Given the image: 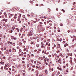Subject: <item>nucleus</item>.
<instances>
[{"label": "nucleus", "instance_id": "obj_7", "mask_svg": "<svg viewBox=\"0 0 76 76\" xmlns=\"http://www.w3.org/2000/svg\"><path fill=\"white\" fill-rule=\"evenodd\" d=\"M30 3H31V4H33L34 3V2H33V1H30Z\"/></svg>", "mask_w": 76, "mask_h": 76}, {"label": "nucleus", "instance_id": "obj_23", "mask_svg": "<svg viewBox=\"0 0 76 76\" xmlns=\"http://www.w3.org/2000/svg\"><path fill=\"white\" fill-rule=\"evenodd\" d=\"M44 24H45V25H46V24H47V22H44Z\"/></svg>", "mask_w": 76, "mask_h": 76}, {"label": "nucleus", "instance_id": "obj_63", "mask_svg": "<svg viewBox=\"0 0 76 76\" xmlns=\"http://www.w3.org/2000/svg\"><path fill=\"white\" fill-rule=\"evenodd\" d=\"M40 24H42V23L41 22H40Z\"/></svg>", "mask_w": 76, "mask_h": 76}, {"label": "nucleus", "instance_id": "obj_31", "mask_svg": "<svg viewBox=\"0 0 76 76\" xmlns=\"http://www.w3.org/2000/svg\"><path fill=\"white\" fill-rule=\"evenodd\" d=\"M60 26H63V24H60Z\"/></svg>", "mask_w": 76, "mask_h": 76}, {"label": "nucleus", "instance_id": "obj_64", "mask_svg": "<svg viewBox=\"0 0 76 76\" xmlns=\"http://www.w3.org/2000/svg\"><path fill=\"white\" fill-rule=\"evenodd\" d=\"M4 15H6V12H4Z\"/></svg>", "mask_w": 76, "mask_h": 76}, {"label": "nucleus", "instance_id": "obj_30", "mask_svg": "<svg viewBox=\"0 0 76 76\" xmlns=\"http://www.w3.org/2000/svg\"><path fill=\"white\" fill-rule=\"evenodd\" d=\"M47 60V58H45V59L44 61H46Z\"/></svg>", "mask_w": 76, "mask_h": 76}, {"label": "nucleus", "instance_id": "obj_58", "mask_svg": "<svg viewBox=\"0 0 76 76\" xmlns=\"http://www.w3.org/2000/svg\"><path fill=\"white\" fill-rule=\"evenodd\" d=\"M45 56H43V58H45Z\"/></svg>", "mask_w": 76, "mask_h": 76}, {"label": "nucleus", "instance_id": "obj_35", "mask_svg": "<svg viewBox=\"0 0 76 76\" xmlns=\"http://www.w3.org/2000/svg\"><path fill=\"white\" fill-rule=\"evenodd\" d=\"M1 45H3V44L2 43H1Z\"/></svg>", "mask_w": 76, "mask_h": 76}, {"label": "nucleus", "instance_id": "obj_33", "mask_svg": "<svg viewBox=\"0 0 76 76\" xmlns=\"http://www.w3.org/2000/svg\"><path fill=\"white\" fill-rule=\"evenodd\" d=\"M67 67H68V66H69V64H66Z\"/></svg>", "mask_w": 76, "mask_h": 76}, {"label": "nucleus", "instance_id": "obj_21", "mask_svg": "<svg viewBox=\"0 0 76 76\" xmlns=\"http://www.w3.org/2000/svg\"><path fill=\"white\" fill-rule=\"evenodd\" d=\"M38 63H39V64H41V62H39V61H37Z\"/></svg>", "mask_w": 76, "mask_h": 76}, {"label": "nucleus", "instance_id": "obj_61", "mask_svg": "<svg viewBox=\"0 0 76 76\" xmlns=\"http://www.w3.org/2000/svg\"><path fill=\"white\" fill-rule=\"evenodd\" d=\"M51 70H52V71H53V68H52V69H51Z\"/></svg>", "mask_w": 76, "mask_h": 76}, {"label": "nucleus", "instance_id": "obj_29", "mask_svg": "<svg viewBox=\"0 0 76 76\" xmlns=\"http://www.w3.org/2000/svg\"><path fill=\"white\" fill-rule=\"evenodd\" d=\"M60 61H61L60 60V59H59L58 61V63H59V62H60Z\"/></svg>", "mask_w": 76, "mask_h": 76}, {"label": "nucleus", "instance_id": "obj_46", "mask_svg": "<svg viewBox=\"0 0 76 76\" xmlns=\"http://www.w3.org/2000/svg\"><path fill=\"white\" fill-rule=\"evenodd\" d=\"M59 70H60L61 71V68H59Z\"/></svg>", "mask_w": 76, "mask_h": 76}, {"label": "nucleus", "instance_id": "obj_42", "mask_svg": "<svg viewBox=\"0 0 76 76\" xmlns=\"http://www.w3.org/2000/svg\"><path fill=\"white\" fill-rule=\"evenodd\" d=\"M22 60H25V58H22Z\"/></svg>", "mask_w": 76, "mask_h": 76}, {"label": "nucleus", "instance_id": "obj_37", "mask_svg": "<svg viewBox=\"0 0 76 76\" xmlns=\"http://www.w3.org/2000/svg\"><path fill=\"white\" fill-rule=\"evenodd\" d=\"M3 20L4 21H6V19H3Z\"/></svg>", "mask_w": 76, "mask_h": 76}, {"label": "nucleus", "instance_id": "obj_22", "mask_svg": "<svg viewBox=\"0 0 76 76\" xmlns=\"http://www.w3.org/2000/svg\"><path fill=\"white\" fill-rule=\"evenodd\" d=\"M48 42L46 43V45H48Z\"/></svg>", "mask_w": 76, "mask_h": 76}, {"label": "nucleus", "instance_id": "obj_32", "mask_svg": "<svg viewBox=\"0 0 76 76\" xmlns=\"http://www.w3.org/2000/svg\"><path fill=\"white\" fill-rule=\"evenodd\" d=\"M7 15H5V18H7Z\"/></svg>", "mask_w": 76, "mask_h": 76}, {"label": "nucleus", "instance_id": "obj_40", "mask_svg": "<svg viewBox=\"0 0 76 76\" xmlns=\"http://www.w3.org/2000/svg\"><path fill=\"white\" fill-rule=\"evenodd\" d=\"M24 57H26V55H25L24 56Z\"/></svg>", "mask_w": 76, "mask_h": 76}, {"label": "nucleus", "instance_id": "obj_14", "mask_svg": "<svg viewBox=\"0 0 76 76\" xmlns=\"http://www.w3.org/2000/svg\"><path fill=\"white\" fill-rule=\"evenodd\" d=\"M36 46L37 47H39V45H38V44H37L36 45Z\"/></svg>", "mask_w": 76, "mask_h": 76}, {"label": "nucleus", "instance_id": "obj_4", "mask_svg": "<svg viewBox=\"0 0 76 76\" xmlns=\"http://www.w3.org/2000/svg\"><path fill=\"white\" fill-rule=\"evenodd\" d=\"M30 54H33V52L32 51H30Z\"/></svg>", "mask_w": 76, "mask_h": 76}, {"label": "nucleus", "instance_id": "obj_44", "mask_svg": "<svg viewBox=\"0 0 76 76\" xmlns=\"http://www.w3.org/2000/svg\"><path fill=\"white\" fill-rule=\"evenodd\" d=\"M9 51H10V53L12 51V50L11 49H9Z\"/></svg>", "mask_w": 76, "mask_h": 76}, {"label": "nucleus", "instance_id": "obj_56", "mask_svg": "<svg viewBox=\"0 0 76 76\" xmlns=\"http://www.w3.org/2000/svg\"><path fill=\"white\" fill-rule=\"evenodd\" d=\"M23 76H25V74L23 73Z\"/></svg>", "mask_w": 76, "mask_h": 76}, {"label": "nucleus", "instance_id": "obj_39", "mask_svg": "<svg viewBox=\"0 0 76 76\" xmlns=\"http://www.w3.org/2000/svg\"><path fill=\"white\" fill-rule=\"evenodd\" d=\"M10 15L12 17L13 16V14H10Z\"/></svg>", "mask_w": 76, "mask_h": 76}, {"label": "nucleus", "instance_id": "obj_38", "mask_svg": "<svg viewBox=\"0 0 76 76\" xmlns=\"http://www.w3.org/2000/svg\"><path fill=\"white\" fill-rule=\"evenodd\" d=\"M46 42V40H44V42Z\"/></svg>", "mask_w": 76, "mask_h": 76}, {"label": "nucleus", "instance_id": "obj_27", "mask_svg": "<svg viewBox=\"0 0 76 76\" xmlns=\"http://www.w3.org/2000/svg\"><path fill=\"white\" fill-rule=\"evenodd\" d=\"M31 56L32 57H34V54H31Z\"/></svg>", "mask_w": 76, "mask_h": 76}, {"label": "nucleus", "instance_id": "obj_9", "mask_svg": "<svg viewBox=\"0 0 76 76\" xmlns=\"http://www.w3.org/2000/svg\"><path fill=\"white\" fill-rule=\"evenodd\" d=\"M28 25L30 26L31 24V22H28Z\"/></svg>", "mask_w": 76, "mask_h": 76}, {"label": "nucleus", "instance_id": "obj_48", "mask_svg": "<svg viewBox=\"0 0 76 76\" xmlns=\"http://www.w3.org/2000/svg\"><path fill=\"white\" fill-rule=\"evenodd\" d=\"M57 69H58L59 70V69H60V67H58Z\"/></svg>", "mask_w": 76, "mask_h": 76}, {"label": "nucleus", "instance_id": "obj_18", "mask_svg": "<svg viewBox=\"0 0 76 76\" xmlns=\"http://www.w3.org/2000/svg\"><path fill=\"white\" fill-rule=\"evenodd\" d=\"M47 61H48H48H49V59L48 58L47 60Z\"/></svg>", "mask_w": 76, "mask_h": 76}, {"label": "nucleus", "instance_id": "obj_49", "mask_svg": "<svg viewBox=\"0 0 76 76\" xmlns=\"http://www.w3.org/2000/svg\"><path fill=\"white\" fill-rule=\"evenodd\" d=\"M30 36H32V34L31 33H30Z\"/></svg>", "mask_w": 76, "mask_h": 76}, {"label": "nucleus", "instance_id": "obj_60", "mask_svg": "<svg viewBox=\"0 0 76 76\" xmlns=\"http://www.w3.org/2000/svg\"><path fill=\"white\" fill-rule=\"evenodd\" d=\"M36 69H38V66H36Z\"/></svg>", "mask_w": 76, "mask_h": 76}, {"label": "nucleus", "instance_id": "obj_47", "mask_svg": "<svg viewBox=\"0 0 76 76\" xmlns=\"http://www.w3.org/2000/svg\"><path fill=\"white\" fill-rule=\"evenodd\" d=\"M59 56H61V53H60L59 54Z\"/></svg>", "mask_w": 76, "mask_h": 76}, {"label": "nucleus", "instance_id": "obj_50", "mask_svg": "<svg viewBox=\"0 0 76 76\" xmlns=\"http://www.w3.org/2000/svg\"><path fill=\"white\" fill-rule=\"evenodd\" d=\"M36 6H38V4H36Z\"/></svg>", "mask_w": 76, "mask_h": 76}, {"label": "nucleus", "instance_id": "obj_36", "mask_svg": "<svg viewBox=\"0 0 76 76\" xmlns=\"http://www.w3.org/2000/svg\"><path fill=\"white\" fill-rule=\"evenodd\" d=\"M56 52L57 53H59V50H58L56 51Z\"/></svg>", "mask_w": 76, "mask_h": 76}, {"label": "nucleus", "instance_id": "obj_20", "mask_svg": "<svg viewBox=\"0 0 76 76\" xmlns=\"http://www.w3.org/2000/svg\"><path fill=\"white\" fill-rule=\"evenodd\" d=\"M22 63H25V62L24 61H22Z\"/></svg>", "mask_w": 76, "mask_h": 76}, {"label": "nucleus", "instance_id": "obj_13", "mask_svg": "<svg viewBox=\"0 0 76 76\" xmlns=\"http://www.w3.org/2000/svg\"><path fill=\"white\" fill-rule=\"evenodd\" d=\"M47 48H48V50H50V48L49 47H48Z\"/></svg>", "mask_w": 76, "mask_h": 76}, {"label": "nucleus", "instance_id": "obj_24", "mask_svg": "<svg viewBox=\"0 0 76 76\" xmlns=\"http://www.w3.org/2000/svg\"><path fill=\"white\" fill-rule=\"evenodd\" d=\"M1 49L2 51H3L4 50V49L2 48H1Z\"/></svg>", "mask_w": 76, "mask_h": 76}, {"label": "nucleus", "instance_id": "obj_15", "mask_svg": "<svg viewBox=\"0 0 76 76\" xmlns=\"http://www.w3.org/2000/svg\"><path fill=\"white\" fill-rule=\"evenodd\" d=\"M3 66H2L1 68V70H3Z\"/></svg>", "mask_w": 76, "mask_h": 76}, {"label": "nucleus", "instance_id": "obj_12", "mask_svg": "<svg viewBox=\"0 0 76 76\" xmlns=\"http://www.w3.org/2000/svg\"><path fill=\"white\" fill-rule=\"evenodd\" d=\"M50 22H51V21L50 20L48 21H47V23H49Z\"/></svg>", "mask_w": 76, "mask_h": 76}, {"label": "nucleus", "instance_id": "obj_59", "mask_svg": "<svg viewBox=\"0 0 76 76\" xmlns=\"http://www.w3.org/2000/svg\"><path fill=\"white\" fill-rule=\"evenodd\" d=\"M48 46L49 47H50V43H49L48 44Z\"/></svg>", "mask_w": 76, "mask_h": 76}, {"label": "nucleus", "instance_id": "obj_55", "mask_svg": "<svg viewBox=\"0 0 76 76\" xmlns=\"http://www.w3.org/2000/svg\"><path fill=\"white\" fill-rule=\"evenodd\" d=\"M45 73H47V70H45Z\"/></svg>", "mask_w": 76, "mask_h": 76}, {"label": "nucleus", "instance_id": "obj_62", "mask_svg": "<svg viewBox=\"0 0 76 76\" xmlns=\"http://www.w3.org/2000/svg\"><path fill=\"white\" fill-rule=\"evenodd\" d=\"M5 66L6 67H7V65L6 64L5 65Z\"/></svg>", "mask_w": 76, "mask_h": 76}, {"label": "nucleus", "instance_id": "obj_43", "mask_svg": "<svg viewBox=\"0 0 76 76\" xmlns=\"http://www.w3.org/2000/svg\"><path fill=\"white\" fill-rule=\"evenodd\" d=\"M37 50H34V52H37Z\"/></svg>", "mask_w": 76, "mask_h": 76}, {"label": "nucleus", "instance_id": "obj_11", "mask_svg": "<svg viewBox=\"0 0 76 76\" xmlns=\"http://www.w3.org/2000/svg\"><path fill=\"white\" fill-rule=\"evenodd\" d=\"M62 11H63V12H64V13L65 11H64V10H62Z\"/></svg>", "mask_w": 76, "mask_h": 76}, {"label": "nucleus", "instance_id": "obj_45", "mask_svg": "<svg viewBox=\"0 0 76 76\" xmlns=\"http://www.w3.org/2000/svg\"><path fill=\"white\" fill-rule=\"evenodd\" d=\"M5 22H7V19H5Z\"/></svg>", "mask_w": 76, "mask_h": 76}, {"label": "nucleus", "instance_id": "obj_28", "mask_svg": "<svg viewBox=\"0 0 76 76\" xmlns=\"http://www.w3.org/2000/svg\"><path fill=\"white\" fill-rule=\"evenodd\" d=\"M4 64V62H2V64H3H3Z\"/></svg>", "mask_w": 76, "mask_h": 76}, {"label": "nucleus", "instance_id": "obj_52", "mask_svg": "<svg viewBox=\"0 0 76 76\" xmlns=\"http://www.w3.org/2000/svg\"><path fill=\"white\" fill-rule=\"evenodd\" d=\"M19 23H21V21H19Z\"/></svg>", "mask_w": 76, "mask_h": 76}, {"label": "nucleus", "instance_id": "obj_26", "mask_svg": "<svg viewBox=\"0 0 76 76\" xmlns=\"http://www.w3.org/2000/svg\"><path fill=\"white\" fill-rule=\"evenodd\" d=\"M23 42H24V44H25V43H26V41H24Z\"/></svg>", "mask_w": 76, "mask_h": 76}, {"label": "nucleus", "instance_id": "obj_5", "mask_svg": "<svg viewBox=\"0 0 76 76\" xmlns=\"http://www.w3.org/2000/svg\"><path fill=\"white\" fill-rule=\"evenodd\" d=\"M19 45H20V46H21V45H22V43L21 42H20L19 43Z\"/></svg>", "mask_w": 76, "mask_h": 76}, {"label": "nucleus", "instance_id": "obj_54", "mask_svg": "<svg viewBox=\"0 0 76 76\" xmlns=\"http://www.w3.org/2000/svg\"><path fill=\"white\" fill-rule=\"evenodd\" d=\"M74 61H76V59H75H75H74Z\"/></svg>", "mask_w": 76, "mask_h": 76}, {"label": "nucleus", "instance_id": "obj_41", "mask_svg": "<svg viewBox=\"0 0 76 76\" xmlns=\"http://www.w3.org/2000/svg\"><path fill=\"white\" fill-rule=\"evenodd\" d=\"M32 67H35V66L34 65L32 66Z\"/></svg>", "mask_w": 76, "mask_h": 76}, {"label": "nucleus", "instance_id": "obj_16", "mask_svg": "<svg viewBox=\"0 0 76 76\" xmlns=\"http://www.w3.org/2000/svg\"><path fill=\"white\" fill-rule=\"evenodd\" d=\"M27 57H28V58H29V54H28L27 55Z\"/></svg>", "mask_w": 76, "mask_h": 76}, {"label": "nucleus", "instance_id": "obj_17", "mask_svg": "<svg viewBox=\"0 0 76 76\" xmlns=\"http://www.w3.org/2000/svg\"><path fill=\"white\" fill-rule=\"evenodd\" d=\"M44 45H42L41 46V48H44Z\"/></svg>", "mask_w": 76, "mask_h": 76}, {"label": "nucleus", "instance_id": "obj_53", "mask_svg": "<svg viewBox=\"0 0 76 76\" xmlns=\"http://www.w3.org/2000/svg\"><path fill=\"white\" fill-rule=\"evenodd\" d=\"M41 44H42V45H44V43L42 42H41Z\"/></svg>", "mask_w": 76, "mask_h": 76}, {"label": "nucleus", "instance_id": "obj_2", "mask_svg": "<svg viewBox=\"0 0 76 76\" xmlns=\"http://www.w3.org/2000/svg\"><path fill=\"white\" fill-rule=\"evenodd\" d=\"M38 69H39V70H41H41H42V69H43L42 68L39 66L38 67Z\"/></svg>", "mask_w": 76, "mask_h": 76}, {"label": "nucleus", "instance_id": "obj_25", "mask_svg": "<svg viewBox=\"0 0 76 76\" xmlns=\"http://www.w3.org/2000/svg\"><path fill=\"white\" fill-rule=\"evenodd\" d=\"M42 54H43V53H44V50H42Z\"/></svg>", "mask_w": 76, "mask_h": 76}, {"label": "nucleus", "instance_id": "obj_51", "mask_svg": "<svg viewBox=\"0 0 76 76\" xmlns=\"http://www.w3.org/2000/svg\"><path fill=\"white\" fill-rule=\"evenodd\" d=\"M17 30H18L17 31H18V32H19V29H18Z\"/></svg>", "mask_w": 76, "mask_h": 76}, {"label": "nucleus", "instance_id": "obj_19", "mask_svg": "<svg viewBox=\"0 0 76 76\" xmlns=\"http://www.w3.org/2000/svg\"><path fill=\"white\" fill-rule=\"evenodd\" d=\"M34 64H36V63H37V61H34Z\"/></svg>", "mask_w": 76, "mask_h": 76}, {"label": "nucleus", "instance_id": "obj_8", "mask_svg": "<svg viewBox=\"0 0 76 76\" xmlns=\"http://www.w3.org/2000/svg\"><path fill=\"white\" fill-rule=\"evenodd\" d=\"M9 32H10V33H12V32H13V31L11 30V31H10Z\"/></svg>", "mask_w": 76, "mask_h": 76}, {"label": "nucleus", "instance_id": "obj_1", "mask_svg": "<svg viewBox=\"0 0 76 76\" xmlns=\"http://www.w3.org/2000/svg\"><path fill=\"white\" fill-rule=\"evenodd\" d=\"M24 54H26V53H27V52H28V50L26 49V48H24Z\"/></svg>", "mask_w": 76, "mask_h": 76}, {"label": "nucleus", "instance_id": "obj_57", "mask_svg": "<svg viewBox=\"0 0 76 76\" xmlns=\"http://www.w3.org/2000/svg\"><path fill=\"white\" fill-rule=\"evenodd\" d=\"M58 46H59V47H60V44H58Z\"/></svg>", "mask_w": 76, "mask_h": 76}, {"label": "nucleus", "instance_id": "obj_10", "mask_svg": "<svg viewBox=\"0 0 76 76\" xmlns=\"http://www.w3.org/2000/svg\"><path fill=\"white\" fill-rule=\"evenodd\" d=\"M59 41H60L61 42V41H62V39H59Z\"/></svg>", "mask_w": 76, "mask_h": 76}, {"label": "nucleus", "instance_id": "obj_3", "mask_svg": "<svg viewBox=\"0 0 76 76\" xmlns=\"http://www.w3.org/2000/svg\"><path fill=\"white\" fill-rule=\"evenodd\" d=\"M67 45H68V44H67V43H66V44L64 45V47H66V46H67Z\"/></svg>", "mask_w": 76, "mask_h": 76}, {"label": "nucleus", "instance_id": "obj_34", "mask_svg": "<svg viewBox=\"0 0 76 76\" xmlns=\"http://www.w3.org/2000/svg\"><path fill=\"white\" fill-rule=\"evenodd\" d=\"M14 19H16L17 17L16 16H15L14 17Z\"/></svg>", "mask_w": 76, "mask_h": 76}, {"label": "nucleus", "instance_id": "obj_6", "mask_svg": "<svg viewBox=\"0 0 76 76\" xmlns=\"http://www.w3.org/2000/svg\"><path fill=\"white\" fill-rule=\"evenodd\" d=\"M45 64H46V65H48V63H47V62L45 61Z\"/></svg>", "mask_w": 76, "mask_h": 76}]
</instances>
